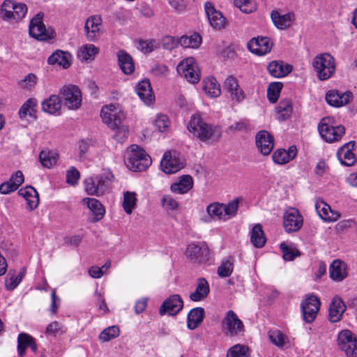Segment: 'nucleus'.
Here are the masks:
<instances>
[{
    "instance_id": "1",
    "label": "nucleus",
    "mask_w": 357,
    "mask_h": 357,
    "mask_svg": "<svg viewBox=\"0 0 357 357\" xmlns=\"http://www.w3.org/2000/svg\"><path fill=\"white\" fill-rule=\"evenodd\" d=\"M188 129L194 137L207 144L217 142L222 136L220 126L205 122L199 114L191 116Z\"/></svg>"
},
{
    "instance_id": "2",
    "label": "nucleus",
    "mask_w": 357,
    "mask_h": 357,
    "mask_svg": "<svg viewBox=\"0 0 357 357\" xmlns=\"http://www.w3.org/2000/svg\"><path fill=\"white\" fill-rule=\"evenodd\" d=\"M113 179L114 175L110 171L93 175L84 181L85 191L89 195L102 196L109 191Z\"/></svg>"
},
{
    "instance_id": "3",
    "label": "nucleus",
    "mask_w": 357,
    "mask_h": 357,
    "mask_svg": "<svg viewBox=\"0 0 357 357\" xmlns=\"http://www.w3.org/2000/svg\"><path fill=\"white\" fill-rule=\"evenodd\" d=\"M238 198L229 202L227 204L212 203L206 207L208 216L202 218L205 222H208L213 218L220 220H228L236 216L238 208Z\"/></svg>"
},
{
    "instance_id": "4",
    "label": "nucleus",
    "mask_w": 357,
    "mask_h": 357,
    "mask_svg": "<svg viewBox=\"0 0 357 357\" xmlns=\"http://www.w3.org/2000/svg\"><path fill=\"white\" fill-rule=\"evenodd\" d=\"M319 133L321 139L327 143L339 142L345 134V127L337 124L334 118H323L318 126Z\"/></svg>"
},
{
    "instance_id": "5",
    "label": "nucleus",
    "mask_w": 357,
    "mask_h": 357,
    "mask_svg": "<svg viewBox=\"0 0 357 357\" xmlns=\"http://www.w3.org/2000/svg\"><path fill=\"white\" fill-rule=\"evenodd\" d=\"M312 66L317 78L321 81L331 78L336 69L335 58L328 53L317 55L312 60Z\"/></svg>"
},
{
    "instance_id": "6",
    "label": "nucleus",
    "mask_w": 357,
    "mask_h": 357,
    "mask_svg": "<svg viewBox=\"0 0 357 357\" xmlns=\"http://www.w3.org/2000/svg\"><path fill=\"white\" fill-rule=\"evenodd\" d=\"M130 149L126 162L129 169L133 172H141L151 165V158L144 150L140 149L137 144L131 145Z\"/></svg>"
},
{
    "instance_id": "7",
    "label": "nucleus",
    "mask_w": 357,
    "mask_h": 357,
    "mask_svg": "<svg viewBox=\"0 0 357 357\" xmlns=\"http://www.w3.org/2000/svg\"><path fill=\"white\" fill-rule=\"evenodd\" d=\"M27 7L24 3L5 0L0 9V16L6 21L18 22L26 15Z\"/></svg>"
},
{
    "instance_id": "8",
    "label": "nucleus",
    "mask_w": 357,
    "mask_h": 357,
    "mask_svg": "<svg viewBox=\"0 0 357 357\" xmlns=\"http://www.w3.org/2000/svg\"><path fill=\"white\" fill-rule=\"evenodd\" d=\"M186 256L193 263L199 264H211L212 263L211 252L205 242L188 245L186 249Z\"/></svg>"
},
{
    "instance_id": "9",
    "label": "nucleus",
    "mask_w": 357,
    "mask_h": 357,
    "mask_svg": "<svg viewBox=\"0 0 357 357\" xmlns=\"http://www.w3.org/2000/svg\"><path fill=\"white\" fill-rule=\"evenodd\" d=\"M178 73L192 84L197 83L201 78V72L198 64L193 57L182 60L176 68Z\"/></svg>"
},
{
    "instance_id": "10",
    "label": "nucleus",
    "mask_w": 357,
    "mask_h": 357,
    "mask_svg": "<svg viewBox=\"0 0 357 357\" xmlns=\"http://www.w3.org/2000/svg\"><path fill=\"white\" fill-rule=\"evenodd\" d=\"M321 302L314 294H307L301 303V309L303 321L307 324L312 323L319 311Z\"/></svg>"
},
{
    "instance_id": "11",
    "label": "nucleus",
    "mask_w": 357,
    "mask_h": 357,
    "mask_svg": "<svg viewBox=\"0 0 357 357\" xmlns=\"http://www.w3.org/2000/svg\"><path fill=\"white\" fill-rule=\"evenodd\" d=\"M63 104L69 109L77 110L82 105V93L78 86L73 84L63 86L60 89Z\"/></svg>"
},
{
    "instance_id": "12",
    "label": "nucleus",
    "mask_w": 357,
    "mask_h": 357,
    "mask_svg": "<svg viewBox=\"0 0 357 357\" xmlns=\"http://www.w3.org/2000/svg\"><path fill=\"white\" fill-rule=\"evenodd\" d=\"M337 345L347 357H357V338L349 330H342L337 335Z\"/></svg>"
},
{
    "instance_id": "13",
    "label": "nucleus",
    "mask_w": 357,
    "mask_h": 357,
    "mask_svg": "<svg viewBox=\"0 0 357 357\" xmlns=\"http://www.w3.org/2000/svg\"><path fill=\"white\" fill-rule=\"evenodd\" d=\"M29 35L39 40H46L53 38L52 30L46 29L43 22V16L36 15L30 22L29 28Z\"/></svg>"
},
{
    "instance_id": "14",
    "label": "nucleus",
    "mask_w": 357,
    "mask_h": 357,
    "mask_svg": "<svg viewBox=\"0 0 357 357\" xmlns=\"http://www.w3.org/2000/svg\"><path fill=\"white\" fill-rule=\"evenodd\" d=\"M100 116L102 121L112 129L119 128L124 119L123 114L117 111L114 105L104 106L101 109Z\"/></svg>"
},
{
    "instance_id": "15",
    "label": "nucleus",
    "mask_w": 357,
    "mask_h": 357,
    "mask_svg": "<svg viewBox=\"0 0 357 357\" xmlns=\"http://www.w3.org/2000/svg\"><path fill=\"white\" fill-rule=\"evenodd\" d=\"M100 116L102 121L112 129L119 128L124 119L123 114L117 111L114 105L104 106L101 109Z\"/></svg>"
},
{
    "instance_id": "16",
    "label": "nucleus",
    "mask_w": 357,
    "mask_h": 357,
    "mask_svg": "<svg viewBox=\"0 0 357 357\" xmlns=\"http://www.w3.org/2000/svg\"><path fill=\"white\" fill-rule=\"evenodd\" d=\"M303 216L295 208L287 209L283 215V225L287 232L298 231L303 226Z\"/></svg>"
},
{
    "instance_id": "17",
    "label": "nucleus",
    "mask_w": 357,
    "mask_h": 357,
    "mask_svg": "<svg viewBox=\"0 0 357 357\" xmlns=\"http://www.w3.org/2000/svg\"><path fill=\"white\" fill-rule=\"evenodd\" d=\"M204 10L210 25L213 29L221 30L225 27L226 18L220 10L215 8L212 2L206 1L204 3Z\"/></svg>"
},
{
    "instance_id": "18",
    "label": "nucleus",
    "mask_w": 357,
    "mask_h": 357,
    "mask_svg": "<svg viewBox=\"0 0 357 357\" xmlns=\"http://www.w3.org/2000/svg\"><path fill=\"white\" fill-rule=\"evenodd\" d=\"M222 328L229 335H236L243 331V324L236 314L229 310L222 322Z\"/></svg>"
},
{
    "instance_id": "19",
    "label": "nucleus",
    "mask_w": 357,
    "mask_h": 357,
    "mask_svg": "<svg viewBox=\"0 0 357 357\" xmlns=\"http://www.w3.org/2000/svg\"><path fill=\"white\" fill-rule=\"evenodd\" d=\"M183 307V301L178 294L170 296L164 301L159 309L160 315L168 314L174 316L178 314Z\"/></svg>"
},
{
    "instance_id": "20",
    "label": "nucleus",
    "mask_w": 357,
    "mask_h": 357,
    "mask_svg": "<svg viewBox=\"0 0 357 357\" xmlns=\"http://www.w3.org/2000/svg\"><path fill=\"white\" fill-rule=\"evenodd\" d=\"M273 43L271 39L265 36H257L252 38L248 43L249 50L259 56L264 55L271 52Z\"/></svg>"
},
{
    "instance_id": "21",
    "label": "nucleus",
    "mask_w": 357,
    "mask_h": 357,
    "mask_svg": "<svg viewBox=\"0 0 357 357\" xmlns=\"http://www.w3.org/2000/svg\"><path fill=\"white\" fill-rule=\"evenodd\" d=\"M101 25L102 18L100 15H92L86 20L84 29L88 40L96 41L99 38Z\"/></svg>"
},
{
    "instance_id": "22",
    "label": "nucleus",
    "mask_w": 357,
    "mask_h": 357,
    "mask_svg": "<svg viewBox=\"0 0 357 357\" xmlns=\"http://www.w3.org/2000/svg\"><path fill=\"white\" fill-rule=\"evenodd\" d=\"M256 145L258 150L264 155H268L274 146V137L266 130L258 132L255 137Z\"/></svg>"
},
{
    "instance_id": "23",
    "label": "nucleus",
    "mask_w": 357,
    "mask_h": 357,
    "mask_svg": "<svg viewBox=\"0 0 357 357\" xmlns=\"http://www.w3.org/2000/svg\"><path fill=\"white\" fill-rule=\"evenodd\" d=\"M353 96L350 91L330 90L326 94V100L331 106L340 107L349 102Z\"/></svg>"
},
{
    "instance_id": "24",
    "label": "nucleus",
    "mask_w": 357,
    "mask_h": 357,
    "mask_svg": "<svg viewBox=\"0 0 357 357\" xmlns=\"http://www.w3.org/2000/svg\"><path fill=\"white\" fill-rule=\"evenodd\" d=\"M162 170L168 174H174L183 167V163L181 160L172 156L169 152H165L160 162Z\"/></svg>"
},
{
    "instance_id": "25",
    "label": "nucleus",
    "mask_w": 357,
    "mask_h": 357,
    "mask_svg": "<svg viewBox=\"0 0 357 357\" xmlns=\"http://www.w3.org/2000/svg\"><path fill=\"white\" fill-rule=\"evenodd\" d=\"M355 146L354 141H350L342 145L337 152V156L341 164L344 166L350 167L353 165L356 161V157L353 153Z\"/></svg>"
},
{
    "instance_id": "26",
    "label": "nucleus",
    "mask_w": 357,
    "mask_h": 357,
    "mask_svg": "<svg viewBox=\"0 0 357 357\" xmlns=\"http://www.w3.org/2000/svg\"><path fill=\"white\" fill-rule=\"evenodd\" d=\"M139 98L146 105H150L155 100L151 83L149 79L140 81L135 87Z\"/></svg>"
},
{
    "instance_id": "27",
    "label": "nucleus",
    "mask_w": 357,
    "mask_h": 357,
    "mask_svg": "<svg viewBox=\"0 0 357 357\" xmlns=\"http://www.w3.org/2000/svg\"><path fill=\"white\" fill-rule=\"evenodd\" d=\"M346 308L342 299L339 296H335L329 306L328 320L332 323L340 321Z\"/></svg>"
},
{
    "instance_id": "28",
    "label": "nucleus",
    "mask_w": 357,
    "mask_h": 357,
    "mask_svg": "<svg viewBox=\"0 0 357 357\" xmlns=\"http://www.w3.org/2000/svg\"><path fill=\"white\" fill-rule=\"evenodd\" d=\"M271 17L274 25L281 30L290 27L295 20V15L293 13L280 14L278 10H273Z\"/></svg>"
},
{
    "instance_id": "29",
    "label": "nucleus",
    "mask_w": 357,
    "mask_h": 357,
    "mask_svg": "<svg viewBox=\"0 0 357 357\" xmlns=\"http://www.w3.org/2000/svg\"><path fill=\"white\" fill-rule=\"evenodd\" d=\"M24 181L23 173L21 171H17L13 174L9 181L0 185V193L7 195L15 191Z\"/></svg>"
},
{
    "instance_id": "30",
    "label": "nucleus",
    "mask_w": 357,
    "mask_h": 357,
    "mask_svg": "<svg viewBox=\"0 0 357 357\" xmlns=\"http://www.w3.org/2000/svg\"><path fill=\"white\" fill-rule=\"evenodd\" d=\"M315 209L319 216L324 221L335 222L340 217L339 213L332 211L331 206L323 200L316 202Z\"/></svg>"
},
{
    "instance_id": "31",
    "label": "nucleus",
    "mask_w": 357,
    "mask_h": 357,
    "mask_svg": "<svg viewBox=\"0 0 357 357\" xmlns=\"http://www.w3.org/2000/svg\"><path fill=\"white\" fill-rule=\"evenodd\" d=\"M329 274L333 281H342L348 275L347 264L340 259L334 260L329 267Z\"/></svg>"
},
{
    "instance_id": "32",
    "label": "nucleus",
    "mask_w": 357,
    "mask_h": 357,
    "mask_svg": "<svg viewBox=\"0 0 357 357\" xmlns=\"http://www.w3.org/2000/svg\"><path fill=\"white\" fill-rule=\"evenodd\" d=\"M297 154V149L295 146H291L288 150L284 149H277L272 155L273 162L278 165L288 163L295 158Z\"/></svg>"
},
{
    "instance_id": "33",
    "label": "nucleus",
    "mask_w": 357,
    "mask_h": 357,
    "mask_svg": "<svg viewBox=\"0 0 357 357\" xmlns=\"http://www.w3.org/2000/svg\"><path fill=\"white\" fill-rule=\"evenodd\" d=\"M18 194L24 198L29 210L32 211L38 207L39 204V195L33 187L27 185L22 188L18 191Z\"/></svg>"
},
{
    "instance_id": "34",
    "label": "nucleus",
    "mask_w": 357,
    "mask_h": 357,
    "mask_svg": "<svg viewBox=\"0 0 357 357\" xmlns=\"http://www.w3.org/2000/svg\"><path fill=\"white\" fill-rule=\"evenodd\" d=\"M224 88L230 93L232 100L241 102L244 99L243 92L239 87L237 79L234 77L229 76L225 79Z\"/></svg>"
},
{
    "instance_id": "35",
    "label": "nucleus",
    "mask_w": 357,
    "mask_h": 357,
    "mask_svg": "<svg viewBox=\"0 0 357 357\" xmlns=\"http://www.w3.org/2000/svg\"><path fill=\"white\" fill-rule=\"evenodd\" d=\"M26 273V268L23 267L18 274L15 271L10 270L5 278V288L8 291H13L21 283Z\"/></svg>"
},
{
    "instance_id": "36",
    "label": "nucleus",
    "mask_w": 357,
    "mask_h": 357,
    "mask_svg": "<svg viewBox=\"0 0 357 357\" xmlns=\"http://www.w3.org/2000/svg\"><path fill=\"white\" fill-rule=\"evenodd\" d=\"M71 54L60 50H56L47 59L50 65L57 64L63 68H68L70 66Z\"/></svg>"
},
{
    "instance_id": "37",
    "label": "nucleus",
    "mask_w": 357,
    "mask_h": 357,
    "mask_svg": "<svg viewBox=\"0 0 357 357\" xmlns=\"http://www.w3.org/2000/svg\"><path fill=\"white\" fill-rule=\"evenodd\" d=\"M210 292V287L207 280L204 278L197 280L196 289L190 295V298L195 302L204 300Z\"/></svg>"
},
{
    "instance_id": "38",
    "label": "nucleus",
    "mask_w": 357,
    "mask_h": 357,
    "mask_svg": "<svg viewBox=\"0 0 357 357\" xmlns=\"http://www.w3.org/2000/svg\"><path fill=\"white\" fill-rule=\"evenodd\" d=\"M42 109L50 114H59L61 108V98L57 95H51L42 102Z\"/></svg>"
},
{
    "instance_id": "39",
    "label": "nucleus",
    "mask_w": 357,
    "mask_h": 357,
    "mask_svg": "<svg viewBox=\"0 0 357 357\" xmlns=\"http://www.w3.org/2000/svg\"><path fill=\"white\" fill-rule=\"evenodd\" d=\"M119 66L126 75L132 74L135 70V64L132 56L124 50H119L117 53Z\"/></svg>"
},
{
    "instance_id": "40",
    "label": "nucleus",
    "mask_w": 357,
    "mask_h": 357,
    "mask_svg": "<svg viewBox=\"0 0 357 357\" xmlns=\"http://www.w3.org/2000/svg\"><path fill=\"white\" fill-rule=\"evenodd\" d=\"M204 317V310L197 307L192 309L187 317V326L190 330L197 328L203 321Z\"/></svg>"
},
{
    "instance_id": "41",
    "label": "nucleus",
    "mask_w": 357,
    "mask_h": 357,
    "mask_svg": "<svg viewBox=\"0 0 357 357\" xmlns=\"http://www.w3.org/2000/svg\"><path fill=\"white\" fill-rule=\"evenodd\" d=\"M193 186V180L190 175H183L178 182L171 185V190L178 194L188 192Z\"/></svg>"
},
{
    "instance_id": "42",
    "label": "nucleus",
    "mask_w": 357,
    "mask_h": 357,
    "mask_svg": "<svg viewBox=\"0 0 357 357\" xmlns=\"http://www.w3.org/2000/svg\"><path fill=\"white\" fill-rule=\"evenodd\" d=\"M275 111L276 117L279 121H282L288 119L291 116L293 112V107L291 100H281L277 106Z\"/></svg>"
},
{
    "instance_id": "43",
    "label": "nucleus",
    "mask_w": 357,
    "mask_h": 357,
    "mask_svg": "<svg viewBox=\"0 0 357 357\" xmlns=\"http://www.w3.org/2000/svg\"><path fill=\"white\" fill-rule=\"evenodd\" d=\"M83 202L87 205L88 208L96 216V221H98L103 218L105 210L102 204L98 199L86 197L83 199Z\"/></svg>"
},
{
    "instance_id": "44",
    "label": "nucleus",
    "mask_w": 357,
    "mask_h": 357,
    "mask_svg": "<svg viewBox=\"0 0 357 357\" xmlns=\"http://www.w3.org/2000/svg\"><path fill=\"white\" fill-rule=\"evenodd\" d=\"M267 68L269 73L276 78L284 77L291 70L290 66L287 65L284 66L282 63L275 61L271 62Z\"/></svg>"
},
{
    "instance_id": "45",
    "label": "nucleus",
    "mask_w": 357,
    "mask_h": 357,
    "mask_svg": "<svg viewBox=\"0 0 357 357\" xmlns=\"http://www.w3.org/2000/svg\"><path fill=\"white\" fill-rule=\"evenodd\" d=\"M250 241L256 248H262L265 245L266 239L261 225L257 224L252 227Z\"/></svg>"
},
{
    "instance_id": "46",
    "label": "nucleus",
    "mask_w": 357,
    "mask_h": 357,
    "mask_svg": "<svg viewBox=\"0 0 357 357\" xmlns=\"http://www.w3.org/2000/svg\"><path fill=\"white\" fill-rule=\"evenodd\" d=\"M204 90L212 98L218 97L221 93L220 86L216 79L213 77L204 80Z\"/></svg>"
},
{
    "instance_id": "47",
    "label": "nucleus",
    "mask_w": 357,
    "mask_h": 357,
    "mask_svg": "<svg viewBox=\"0 0 357 357\" xmlns=\"http://www.w3.org/2000/svg\"><path fill=\"white\" fill-rule=\"evenodd\" d=\"M201 43L202 38L198 33H194L190 36H183L178 40V43L185 48H197Z\"/></svg>"
},
{
    "instance_id": "48",
    "label": "nucleus",
    "mask_w": 357,
    "mask_h": 357,
    "mask_svg": "<svg viewBox=\"0 0 357 357\" xmlns=\"http://www.w3.org/2000/svg\"><path fill=\"white\" fill-rule=\"evenodd\" d=\"M37 101L34 98L28 99L20 107L18 114L21 119H24L27 115L35 116Z\"/></svg>"
},
{
    "instance_id": "49",
    "label": "nucleus",
    "mask_w": 357,
    "mask_h": 357,
    "mask_svg": "<svg viewBox=\"0 0 357 357\" xmlns=\"http://www.w3.org/2000/svg\"><path fill=\"white\" fill-rule=\"evenodd\" d=\"M39 159L43 167L51 168L56 165L58 160V154L50 151H42Z\"/></svg>"
},
{
    "instance_id": "50",
    "label": "nucleus",
    "mask_w": 357,
    "mask_h": 357,
    "mask_svg": "<svg viewBox=\"0 0 357 357\" xmlns=\"http://www.w3.org/2000/svg\"><path fill=\"white\" fill-rule=\"evenodd\" d=\"M98 53V48L94 45L89 44L82 46L78 52V57L82 60L87 61L93 59Z\"/></svg>"
},
{
    "instance_id": "51",
    "label": "nucleus",
    "mask_w": 357,
    "mask_h": 357,
    "mask_svg": "<svg viewBox=\"0 0 357 357\" xmlns=\"http://www.w3.org/2000/svg\"><path fill=\"white\" fill-rule=\"evenodd\" d=\"M283 84L279 82H271L267 89V98L270 102L275 103L278 100Z\"/></svg>"
},
{
    "instance_id": "52",
    "label": "nucleus",
    "mask_w": 357,
    "mask_h": 357,
    "mask_svg": "<svg viewBox=\"0 0 357 357\" xmlns=\"http://www.w3.org/2000/svg\"><path fill=\"white\" fill-rule=\"evenodd\" d=\"M33 340V337L26 334L22 333L18 335L17 337V352L20 357H22L25 354L26 349L30 345Z\"/></svg>"
},
{
    "instance_id": "53",
    "label": "nucleus",
    "mask_w": 357,
    "mask_h": 357,
    "mask_svg": "<svg viewBox=\"0 0 357 357\" xmlns=\"http://www.w3.org/2000/svg\"><path fill=\"white\" fill-rule=\"evenodd\" d=\"M120 334L119 328L116 326H109L104 329L99 335V340L103 342H109L117 337Z\"/></svg>"
},
{
    "instance_id": "54",
    "label": "nucleus",
    "mask_w": 357,
    "mask_h": 357,
    "mask_svg": "<svg viewBox=\"0 0 357 357\" xmlns=\"http://www.w3.org/2000/svg\"><path fill=\"white\" fill-rule=\"evenodd\" d=\"M232 271L233 259L230 257L222 260L221 264L218 268V274L221 278L229 277Z\"/></svg>"
},
{
    "instance_id": "55",
    "label": "nucleus",
    "mask_w": 357,
    "mask_h": 357,
    "mask_svg": "<svg viewBox=\"0 0 357 357\" xmlns=\"http://www.w3.org/2000/svg\"><path fill=\"white\" fill-rule=\"evenodd\" d=\"M280 248L282 252L283 259L285 261H292L300 255L299 252L292 245H288L286 243L282 242L280 245Z\"/></svg>"
},
{
    "instance_id": "56",
    "label": "nucleus",
    "mask_w": 357,
    "mask_h": 357,
    "mask_svg": "<svg viewBox=\"0 0 357 357\" xmlns=\"http://www.w3.org/2000/svg\"><path fill=\"white\" fill-rule=\"evenodd\" d=\"M136 194L135 192H126L124 193L123 206L126 213L131 214L136 205Z\"/></svg>"
},
{
    "instance_id": "57",
    "label": "nucleus",
    "mask_w": 357,
    "mask_h": 357,
    "mask_svg": "<svg viewBox=\"0 0 357 357\" xmlns=\"http://www.w3.org/2000/svg\"><path fill=\"white\" fill-rule=\"evenodd\" d=\"M154 125L159 132H165L169 130L170 120L167 115L158 114L155 119Z\"/></svg>"
},
{
    "instance_id": "58",
    "label": "nucleus",
    "mask_w": 357,
    "mask_h": 357,
    "mask_svg": "<svg viewBox=\"0 0 357 357\" xmlns=\"http://www.w3.org/2000/svg\"><path fill=\"white\" fill-rule=\"evenodd\" d=\"M227 357H248V348L241 344H236L227 352Z\"/></svg>"
},
{
    "instance_id": "59",
    "label": "nucleus",
    "mask_w": 357,
    "mask_h": 357,
    "mask_svg": "<svg viewBox=\"0 0 357 357\" xmlns=\"http://www.w3.org/2000/svg\"><path fill=\"white\" fill-rule=\"evenodd\" d=\"M234 5L245 13H250L256 10L255 3L251 0H234Z\"/></svg>"
},
{
    "instance_id": "60",
    "label": "nucleus",
    "mask_w": 357,
    "mask_h": 357,
    "mask_svg": "<svg viewBox=\"0 0 357 357\" xmlns=\"http://www.w3.org/2000/svg\"><path fill=\"white\" fill-rule=\"evenodd\" d=\"M269 337L271 342L278 347H283L287 340V337L278 330L270 332Z\"/></svg>"
},
{
    "instance_id": "61",
    "label": "nucleus",
    "mask_w": 357,
    "mask_h": 357,
    "mask_svg": "<svg viewBox=\"0 0 357 357\" xmlns=\"http://www.w3.org/2000/svg\"><path fill=\"white\" fill-rule=\"evenodd\" d=\"M158 47L155 40H140L138 43L137 48L143 53H150Z\"/></svg>"
},
{
    "instance_id": "62",
    "label": "nucleus",
    "mask_w": 357,
    "mask_h": 357,
    "mask_svg": "<svg viewBox=\"0 0 357 357\" xmlns=\"http://www.w3.org/2000/svg\"><path fill=\"white\" fill-rule=\"evenodd\" d=\"M80 178L79 172L74 167H70L66 172V183L75 185Z\"/></svg>"
},
{
    "instance_id": "63",
    "label": "nucleus",
    "mask_w": 357,
    "mask_h": 357,
    "mask_svg": "<svg viewBox=\"0 0 357 357\" xmlns=\"http://www.w3.org/2000/svg\"><path fill=\"white\" fill-rule=\"evenodd\" d=\"M37 82V77L33 73L28 74L24 79L20 82V86L22 89H31Z\"/></svg>"
},
{
    "instance_id": "64",
    "label": "nucleus",
    "mask_w": 357,
    "mask_h": 357,
    "mask_svg": "<svg viewBox=\"0 0 357 357\" xmlns=\"http://www.w3.org/2000/svg\"><path fill=\"white\" fill-rule=\"evenodd\" d=\"M114 130H116L114 137L117 141L122 142L127 137L128 128L123 126L122 123L119 128H115Z\"/></svg>"
}]
</instances>
